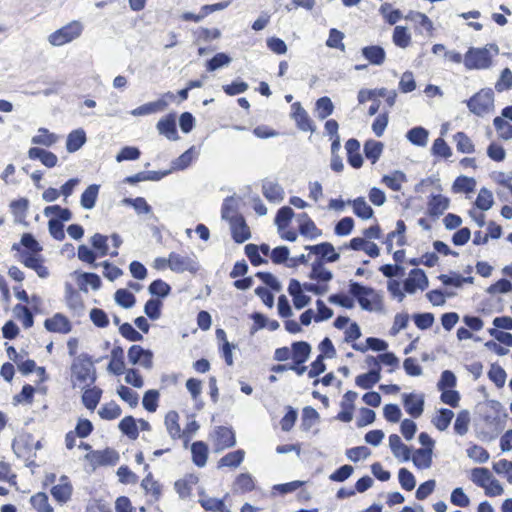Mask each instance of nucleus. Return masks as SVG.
<instances>
[{
  "instance_id": "1",
  "label": "nucleus",
  "mask_w": 512,
  "mask_h": 512,
  "mask_svg": "<svg viewBox=\"0 0 512 512\" xmlns=\"http://www.w3.org/2000/svg\"><path fill=\"white\" fill-rule=\"evenodd\" d=\"M499 54V47L490 43L484 47H470L464 55V66L468 70H486L492 67L493 57Z\"/></svg>"
},
{
  "instance_id": "2",
  "label": "nucleus",
  "mask_w": 512,
  "mask_h": 512,
  "mask_svg": "<svg viewBox=\"0 0 512 512\" xmlns=\"http://www.w3.org/2000/svg\"><path fill=\"white\" fill-rule=\"evenodd\" d=\"M349 293L357 299L360 307L366 311L379 310L382 306L381 295L373 288L350 281Z\"/></svg>"
},
{
  "instance_id": "3",
  "label": "nucleus",
  "mask_w": 512,
  "mask_h": 512,
  "mask_svg": "<svg viewBox=\"0 0 512 512\" xmlns=\"http://www.w3.org/2000/svg\"><path fill=\"white\" fill-rule=\"evenodd\" d=\"M73 381H77L84 389L92 385L96 380V371L93 362L88 354L79 355L71 366Z\"/></svg>"
},
{
  "instance_id": "4",
  "label": "nucleus",
  "mask_w": 512,
  "mask_h": 512,
  "mask_svg": "<svg viewBox=\"0 0 512 512\" xmlns=\"http://www.w3.org/2000/svg\"><path fill=\"white\" fill-rule=\"evenodd\" d=\"M83 24L74 20L48 36V42L52 46H62L79 38L83 32Z\"/></svg>"
},
{
  "instance_id": "5",
  "label": "nucleus",
  "mask_w": 512,
  "mask_h": 512,
  "mask_svg": "<svg viewBox=\"0 0 512 512\" xmlns=\"http://www.w3.org/2000/svg\"><path fill=\"white\" fill-rule=\"evenodd\" d=\"M467 106L471 113L480 117L492 111L494 108V93L492 89H481L467 100Z\"/></svg>"
},
{
  "instance_id": "6",
  "label": "nucleus",
  "mask_w": 512,
  "mask_h": 512,
  "mask_svg": "<svg viewBox=\"0 0 512 512\" xmlns=\"http://www.w3.org/2000/svg\"><path fill=\"white\" fill-rule=\"evenodd\" d=\"M169 268L177 273L191 272L195 273L198 270V264L194 257L188 255H181L171 252L168 257Z\"/></svg>"
},
{
  "instance_id": "7",
  "label": "nucleus",
  "mask_w": 512,
  "mask_h": 512,
  "mask_svg": "<svg viewBox=\"0 0 512 512\" xmlns=\"http://www.w3.org/2000/svg\"><path fill=\"white\" fill-rule=\"evenodd\" d=\"M128 361L132 365H141L145 369L153 366V353L140 345H132L128 350Z\"/></svg>"
},
{
  "instance_id": "8",
  "label": "nucleus",
  "mask_w": 512,
  "mask_h": 512,
  "mask_svg": "<svg viewBox=\"0 0 512 512\" xmlns=\"http://www.w3.org/2000/svg\"><path fill=\"white\" fill-rule=\"evenodd\" d=\"M292 108V118L296 123V126L301 131H310L315 132L316 127L309 117L307 111L302 107L300 102H295L291 106Z\"/></svg>"
},
{
  "instance_id": "9",
  "label": "nucleus",
  "mask_w": 512,
  "mask_h": 512,
  "mask_svg": "<svg viewBox=\"0 0 512 512\" xmlns=\"http://www.w3.org/2000/svg\"><path fill=\"white\" fill-rule=\"evenodd\" d=\"M428 278L422 269L415 268L410 271L409 277L404 281V290L413 294L417 288L425 290L428 287Z\"/></svg>"
},
{
  "instance_id": "10",
  "label": "nucleus",
  "mask_w": 512,
  "mask_h": 512,
  "mask_svg": "<svg viewBox=\"0 0 512 512\" xmlns=\"http://www.w3.org/2000/svg\"><path fill=\"white\" fill-rule=\"evenodd\" d=\"M12 449L17 457L23 458L25 461L35 456V453L32 454L33 438L31 435H21L15 438Z\"/></svg>"
},
{
  "instance_id": "11",
  "label": "nucleus",
  "mask_w": 512,
  "mask_h": 512,
  "mask_svg": "<svg viewBox=\"0 0 512 512\" xmlns=\"http://www.w3.org/2000/svg\"><path fill=\"white\" fill-rule=\"evenodd\" d=\"M403 405L406 412L413 418H418L424 410V395H416L414 393L403 394Z\"/></svg>"
},
{
  "instance_id": "12",
  "label": "nucleus",
  "mask_w": 512,
  "mask_h": 512,
  "mask_svg": "<svg viewBox=\"0 0 512 512\" xmlns=\"http://www.w3.org/2000/svg\"><path fill=\"white\" fill-rule=\"evenodd\" d=\"M165 97H167L169 99H173L174 94L171 92H167L166 94H164L162 99L143 104V105L135 108L134 110H132L131 114L133 116H144V115H149V114H153L156 112L164 111L168 105V103L164 99Z\"/></svg>"
},
{
  "instance_id": "13",
  "label": "nucleus",
  "mask_w": 512,
  "mask_h": 512,
  "mask_svg": "<svg viewBox=\"0 0 512 512\" xmlns=\"http://www.w3.org/2000/svg\"><path fill=\"white\" fill-rule=\"evenodd\" d=\"M232 237L236 243H243L251 237L249 227L242 215H235L230 219Z\"/></svg>"
},
{
  "instance_id": "14",
  "label": "nucleus",
  "mask_w": 512,
  "mask_h": 512,
  "mask_svg": "<svg viewBox=\"0 0 512 512\" xmlns=\"http://www.w3.org/2000/svg\"><path fill=\"white\" fill-rule=\"evenodd\" d=\"M93 464L99 466L115 465L119 461V454L111 448L96 450L86 456Z\"/></svg>"
},
{
  "instance_id": "15",
  "label": "nucleus",
  "mask_w": 512,
  "mask_h": 512,
  "mask_svg": "<svg viewBox=\"0 0 512 512\" xmlns=\"http://www.w3.org/2000/svg\"><path fill=\"white\" fill-rule=\"evenodd\" d=\"M21 262L30 269H33L40 278H47L49 271L43 265V259L39 254H29L28 252L21 253Z\"/></svg>"
},
{
  "instance_id": "16",
  "label": "nucleus",
  "mask_w": 512,
  "mask_h": 512,
  "mask_svg": "<svg viewBox=\"0 0 512 512\" xmlns=\"http://www.w3.org/2000/svg\"><path fill=\"white\" fill-rule=\"evenodd\" d=\"M236 444L235 434L231 428L218 426L215 430L216 450H224Z\"/></svg>"
},
{
  "instance_id": "17",
  "label": "nucleus",
  "mask_w": 512,
  "mask_h": 512,
  "mask_svg": "<svg viewBox=\"0 0 512 512\" xmlns=\"http://www.w3.org/2000/svg\"><path fill=\"white\" fill-rule=\"evenodd\" d=\"M44 326L49 332L62 334H67L72 329L68 318L61 313H56L52 318L46 319Z\"/></svg>"
},
{
  "instance_id": "18",
  "label": "nucleus",
  "mask_w": 512,
  "mask_h": 512,
  "mask_svg": "<svg viewBox=\"0 0 512 512\" xmlns=\"http://www.w3.org/2000/svg\"><path fill=\"white\" fill-rule=\"evenodd\" d=\"M262 193L264 197L274 203H279L284 199V189L275 181L264 180L262 184Z\"/></svg>"
},
{
  "instance_id": "19",
  "label": "nucleus",
  "mask_w": 512,
  "mask_h": 512,
  "mask_svg": "<svg viewBox=\"0 0 512 512\" xmlns=\"http://www.w3.org/2000/svg\"><path fill=\"white\" fill-rule=\"evenodd\" d=\"M28 157L31 160H40L48 168L55 167L58 162V158L54 153L38 147L30 148L28 150Z\"/></svg>"
},
{
  "instance_id": "20",
  "label": "nucleus",
  "mask_w": 512,
  "mask_h": 512,
  "mask_svg": "<svg viewBox=\"0 0 512 512\" xmlns=\"http://www.w3.org/2000/svg\"><path fill=\"white\" fill-rule=\"evenodd\" d=\"M157 129L160 134L166 136L169 140L175 141L179 138L176 129L175 116L173 114L160 119L157 123Z\"/></svg>"
},
{
  "instance_id": "21",
  "label": "nucleus",
  "mask_w": 512,
  "mask_h": 512,
  "mask_svg": "<svg viewBox=\"0 0 512 512\" xmlns=\"http://www.w3.org/2000/svg\"><path fill=\"white\" fill-rule=\"evenodd\" d=\"M59 484L51 489V494L60 503H66L72 495V485L68 482L67 476H62Z\"/></svg>"
},
{
  "instance_id": "22",
  "label": "nucleus",
  "mask_w": 512,
  "mask_h": 512,
  "mask_svg": "<svg viewBox=\"0 0 512 512\" xmlns=\"http://www.w3.org/2000/svg\"><path fill=\"white\" fill-rule=\"evenodd\" d=\"M292 360L296 364H304L311 354V345L306 341L293 342L291 345Z\"/></svg>"
},
{
  "instance_id": "23",
  "label": "nucleus",
  "mask_w": 512,
  "mask_h": 512,
  "mask_svg": "<svg viewBox=\"0 0 512 512\" xmlns=\"http://www.w3.org/2000/svg\"><path fill=\"white\" fill-rule=\"evenodd\" d=\"M449 198L443 195H432L428 202V213L432 217L441 216L449 207Z\"/></svg>"
},
{
  "instance_id": "24",
  "label": "nucleus",
  "mask_w": 512,
  "mask_h": 512,
  "mask_svg": "<svg viewBox=\"0 0 512 512\" xmlns=\"http://www.w3.org/2000/svg\"><path fill=\"white\" fill-rule=\"evenodd\" d=\"M108 371L115 375H121L125 372L124 351L122 347L114 346L112 349Z\"/></svg>"
},
{
  "instance_id": "25",
  "label": "nucleus",
  "mask_w": 512,
  "mask_h": 512,
  "mask_svg": "<svg viewBox=\"0 0 512 512\" xmlns=\"http://www.w3.org/2000/svg\"><path fill=\"white\" fill-rule=\"evenodd\" d=\"M197 156L198 151L196 150V147L191 146L188 150H186L171 162V172L186 169Z\"/></svg>"
},
{
  "instance_id": "26",
  "label": "nucleus",
  "mask_w": 512,
  "mask_h": 512,
  "mask_svg": "<svg viewBox=\"0 0 512 512\" xmlns=\"http://www.w3.org/2000/svg\"><path fill=\"white\" fill-rule=\"evenodd\" d=\"M389 446L396 458L402 457L403 461H408L410 459V448L402 443L400 437L397 434H391L389 436Z\"/></svg>"
},
{
  "instance_id": "27",
  "label": "nucleus",
  "mask_w": 512,
  "mask_h": 512,
  "mask_svg": "<svg viewBox=\"0 0 512 512\" xmlns=\"http://www.w3.org/2000/svg\"><path fill=\"white\" fill-rule=\"evenodd\" d=\"M380 370L381 367H378V369H371L367 373L358 375L355 379L356 385L366 390L372 388L376 383L380 381Z\"/></svg>"
},
{
  "instance_id": "28",
  "label": "nucleus",
  "mask_w": 512,
  "mask_h": 512,
  "mask_svg": "<svg viewBox=\"0 0 512 512\" xmlns=\"http://www.w3.org/2000/svg\"><path fill=\"white\" fill-rule=\"evenodd\" d=\"M86 142V133L83 129H77L68 134L66 149L70 153L78 151Z\"/></svg>"
},
{
  "instance_id": "29",
  "label": "nucleus",
  "mask_w": 512,
  "mask_h": 512,
  "mask_svg": "<svg viewBox=\"0 0 512 512\" xmlns=\"http://www.w3.org/2000/svg\"><path fill=\"white\" fill-rule=\"evenodd\" d=\"M362 55L372 65H381L385 60V51L381 46L372 45L362 48Z\"/></svg>"
},
{
  "instance_id": "30",
  "label": "nucleus",
  "mask_w": 512,
  "mask_h": 512,
  "mask_svg": "<svg viewBox=\"0 0 512 512\" xmlns=\"http://www.w3.org/2000/svg\"><path fill=\"white\" fill-rule=\"evenodd\" d=\"M309 278L312 280L328 282L332 280L333 274L324 267L322 259H316L311 265Z\"/></svg>"
},
{
  "instance_id": "31",
  "label": "nucleus",
  "mask_w": 512,
  "mask_h": 512,
  "mask_svg": "<svg viewBox=\"0 0 512 512\" xmlns=\"http://www.w3.org/2000/svg\"><path fill=\"white\" fill-rule=\"evenodd\" d=\"M432 448H419L412 457L414 465L420 469L430 468L432 465Z\"/></svg>"
},
{
  "instance_id": "32",
  "label": "nucleus",
  "mask_w": 512,
  "mask_h": 512,
  "mask_svg": "<svg viewBox=\"0 0 512 512\" xmlns=\"http://www.w3.org/2000/svg\"><path fill=\"white\" fill-rule=\"evenodd\" d=\"M192 459L196 466L203 467L207 462L208 447L202 441H196L191 446Z\"/></svg>"
},
{
  "instance_id": "33",
  "label": "nucleus",
  "mask_w": 512,
  "mask_h": 512,
  "mask_svg": "<svg viewBox=\"0 0 512 512\" xmlns=\"http://www.w3.org/2000/svg\"><path fill=\"white\" fill-rule=\"evenodd\" d=\"M179 415L176 411H169L165 416V425L168 434L172 439H179L182 437L180 425L178 423Z\"/></svg>"
},
{
  "instance_id": "34",
  "label": "nucleus",
  "mask_w": 512,
  "mask_h": 512,
  "mask_svg": "<svg viewBox=\"0 0 512 512\" xmlns=\"http://www.w3.org/2000/svg\"><path fill=\"white\" fill-rule=\"evenodd\" d=\"M100 186L97 184L89 185L82 193L80 203L84 209H92L97 201Z\"/></svg>"
},
{
  "instance_id": "35",
  "label": "nucleus",
  "mask_w": 512,
  "mask_h": 512,
  "mask_svg": "<svg viewBox=\"0 0 512 512\" xmlns=\"http://www.w3.org/2000/svg\"><path fill=\"white\" fill-rule=\"evenodd\" d=\"M65 301L67 306L72 310H82L83 302L81 295L77 292L70 283L65 284Z\"/></svg>"
},
{
  "instance_id": "36",
  "label": "nucleus",
  "mask_w": 512,
  "mask_h": 512,
  "mask_svg": "<svg viewBox=\"0 0 512 512\" xmlns=\"http://www.w3.org/2000/svg\"><path fill=\"white\" fill-rule=\"evenodd\" d=\"M428 135L429 133L425 128L418 126L410 129L406 134V138L413 145L425 147L428 142Z\"/></svg>"
},
{
  "instance_id": "37",
  "label": "nucleus",
  "mask_w": 512,
  "mask_h": 512,
  "mask_svg": "<svg viewBox=\"0 0 512 512\" xmlns=\"http://www.w3.org/2000/svg\"><path fill=\"white\" fill-rule=\"evenodd\" d=\"M405 231H406V225H405L404 221L398 220L396 222V230L388 233L386 241H385L388 252H390L393 248L392 241H393L394 236H398L397 244L399 246H403L405 244V242H406L405 235H404Z\"/></svg>"
},
{
  "instance_id": "38",
  "label": "nucleus",
  "mask_w": 512,
  "mask_h": 512,
  "mask_svg": "<svg viewBox=\"0 0 512 512\" xmlns=\"http://www.w3.org/2000/svg\"><path fill=\"white\" fill-rule=\"evenodd\" d=\"M348 203L352 204L353 211L359 218L370 219L373 216V209L367 204L364 197H358L353 201L349 200Z\"/></svg>"
},
{
  "instance_id": "39",
  "label": "nucleus",
  "mask_w": 512,
  "mask_h": 512,
  "mask_svg": "<svg viewBox=\"0 0 512 512\" xmlns=\"http://www.w3.org/2000/svg\"><path fill=\"white\" fill-rule=\"evenodd\" d=\"M384 145L382 142L375 140H368L364 144V154L367 159L371 160L374 164L380 158L383 152Z\"/></svg>"
},
{
  "instance_id": "40",
  "label": "nucleus",
  "mask_w": 512,
  "mask_h": 512,
  "mask_svg": "<svg viewBox=\"0 0 512 512\" xmlns=\"http://www.w3.org/2000/svg\"><path fill=\"white\" fill-rule=\"evenodd\" d=\"M244 455H245V452L241 449L233 451V452H229L228 454H226L219 460L218 467L219 468H221V467L236 468L242 463V461L244 459Z\"/></svg>"
},
{
  "instance_id": "41",
  "label": "nucleus",
  "mask_w": 512,
  "mask_h": 512,
  "mask_svg": "<svg viewBox=\"0 0 512 512\" xmlns=\"http://www.w3.org/2000/svg\"><path fill=\"white\" fill-rule=\"evenodd\" d=\"M120 431L129 437L131 440H136L139 436V431L136 425V420L132 416L124 417L119 425Z\"/></svg>"
},
{
  "instance_id": "42",
  "label": "nucleus",
  "mask_w": 512,
  "mask_h": 512,
  "mask_svg": "<svg viewBox=\"0 0 512 512\" xmlns=\"http://www.w3.org/2000/svg\"><path fill=\"white\" fill-rule=\"evenodd\" d=\"M141 486L147 494L152 496L154 501L159 500L162 488L159 482L153 479L151 473H148V475L142 480Z\"/></svg>"
},
{
  "instance_id": "43",
  "label": "nucleus",
  "mask_w": 512,
  "mask_h": 512,
  "mask_svg": "<svg viewBox=\"0 0 512 512\" xmlns=\"http://www.w3.org/2000/svg\"><path fill=\"white\" fill-rule=\"evenodd\" d=\"M101 395L102 390L97 387L86 389L82 395V402L87 409L94 410L101 399Z\"/></svg>"
},
{
  "instance_id": "44",
  "label": "nucleus",
  "mask_w": 512,
  "mask_h": 512,
  "mask_svg": "<svg viewBox=\"0 0 512 512\" xmlns=\"http://www.w3.org/2000/svg\"><path fill=\"white\" fill-rule=\"evenodd\" d=\"M58 141V136L50 133L46 128H39L37 135L33 136L31 142L36 145L50 147Z\"/></svg>"
},
{
  "instance_id": "45",
  "label": "nucleus",
  "mask_w": 512,
  "mask_h": 512,
  "mask_svg": "<svg viewBox=\"0 0 512 512\" xmlns=\"http://www.w3.org/2000/svg\"><path fill=\"white\" fill-rule=\"evenodd\" d=\"M315 107H316L317 117L320 120L326 119L334 111V104H333L332 100L327 96H323V97L319 98L315 103Z\"/></svg>"
},
{
  "instance_id": "46",
  "label": "nucleus",
  "mask_w": 512,
  "mask_h": 512,
  "mask_svg": "<svg viewBox=\"0 0 512 512\" xmlns=\"http://www.w3.org/2000/svg\"><path fill=\"white\" fill-rule=\"evenodd\" d=\"M475 186L476 182L473 178L459 176L454 181L452 190L455 193H470L475 189Z\"/></svg>"
},
{
  "instance_id": "47",
  "label": "nucleus",
  "mask_w": 512,
  "mask_h": 512,
  "mask_svg": "<svg viewBox=\"0 0 512 512\" xmlns=\"http://www.w3.org/2000/svg\"><path fill=\"white\" fill-rule=\"evenodd\" d=\"M406 176L401 171H394L391 175H384L382 182L393 191H400Z\"/></svg>"
},
{
  "instance_id": "48",
  "label": "nucleus",
  "mask_w": 512,
  "mask_h": 512,
  "mask_svg": "<svg viewBox=\"0 0 512 512\" xmlns=\"http://www.w3.org/2000/svg\"><path fill=\"white\" fill-rule=\"evenodd\" d=\"M393 42L400 48H407L411 43V35L404 26H396L393 32Z\"/></svg>"
},
{
  "instance_id": "49",
  "label": "nucleus",
  "mask_w": 512,
  "mask_h": 512,
  "mask_svg": "<svg viewBox=\"0 0 512 512\" xmlns=\"http://www.w3.org/2000/svg\"><path fill=\"white\" fill-rule=\"evenodd\" d=\"M233 489L235 492H250L254 489V481L248 473H241L235 480Z\"/></svg>"
},
{
  "instance_id": "50",
  "label": "nucleus",
  "mask_w": 512,
  "mask_h": 512,
  "mask_svg": "<svg viewBox=\"0 0 512 512\" xmlns=\"http://www.w3.org/2000/svg\"><path fill=\"white\" fill-rule=\"evenodd\" d=\"M199 503L207 511L230 512L223 500L217 498L203 497L199 499Z\"/></svg>"
},
{
  "instance_id": "51",
  "label": "nucleus",
  "mask_w": 512,
  "mask_h": 512,
  "mask_svg": "<svg viewBox=\"0 0 512 512\" xmlns=\"http://www.w3.org/2000/svg\"><path fill=\"white\" fill-rule=\"evenodd\" d=\"M453 417H454L453 411L446 409V408H442L439 411V415L436 416L432 420V422L438 430L444 431L449 427Z\"/></svg>"
},
{
  "instance_id": "52",
  "label": "nucleus",
  "mask_w": 512,
  "mask_h": 512,
  "mask_svg": "<svg viewBox=\"0 0 512 512\" xmlns=\"http://www.w3.org/2000/svg\"><path fill=\"white\" fill-rule=\"evenodd\" d=\"M492 475L487 468L477 467L471 471V480L476 485L484 488L487 483L491 480Z\"/></svg>"
},
{
  "instance_id": "53",
  "label": "nucleus",
  "mask_w": 512,
  "mask_h": 512,
  "mask_svg": "<svg viewBox=\"0 0 512 512\" xmlns=\"http://www.w3.org/2000/svg\"><path fill=\"white\" fill-rule=\"evenodd\" d=\"M457 150L461 153H473L475 151L474 144L464 132H457L454 135Z\"/></svg>"
},
{
  "instance_id": "54",
  "label": "nucleus",
  "mask_w": 512,
  "mask_h": 512,
  "mask_svg": "<svg viewBox=\"0 0 512 512\" xmlns=\"http://www.w3.org/2000/svg\"><path fill=\"white\" fill-rule=\"evenodd\" d=\"M28 206L29 201L26 198H20L10 203V208L16 217V221L22 222L25 219Z\"/></svg>"
},
{
  "instance_id": "55",
  "label": "nucleus",
  "mask_w": 512,
  "mask_h": 512,
  "mask_svg": "<svg viewBox=\"0 0 512 512\" xmlns=\"http://www.w3.org/2000/svg\"><path fill=\"white\" fill-rule=\"evenodd\" d=\"M488 377L497 388H502L505 385L507 374L501 366L492 364L488 372Z\"/></svg>"
},
{
  "instance_id": "56",
  "label": "nucleus",
  "mask_w": 512,
  "mask_h": 512,
  "mask_svg": "<svg viewBox=\"0 0 512 512\" xmlns=\"http://www.w3.org/2000/svg\"><path fill=\"white\" fill-rule=\"evenodd\" d=\"M45 216L56 215L60 222L69 221L72 219V212L68 208H62L59 205H52L45 207L43 211Z\"/></svg>"
},
{
  "instance_id": "57",
  "label": "nucleus",
  "mask_w": 512,
  "mask_h": 512,
  "mask_svg": "<svg viewBox=\"0 0 512 512\" xmlns=\"http://www.w3.org/2000/svg\"><path fill=\"white\" fill-rule=\"evenodd\" d=\"M121 408L115 402H110L101 407L98 411L99 416L105 420H113L121 415Z\"/></svg>"
},
{
  "instance_id": "58",
  "label": "nucleus",
  "mask_w": 512,
  "mask_h": 512,
  "mask_svg": "<svg viewBox=\"0 0 512 512\" xmlns=\"http://www.w3.org/2000/svg\"><path fill=\"white\" fill-rule=\"evenodd\" d=\"M470 423V415L467 410H462L458 413L455 423L454 430L458 435H465L468 432Z\"/></svg>"
},
{
  "instance_id": "59",
  "label": "nucleus",
  "mask_w": 512,
  "mask_h": 512,
  "mask_svg": "<svg viewBox=\"0 0 512 512\" xmlns=\"http://www.w3.org/2000/svg\"><path fill=\"white\" fill-rule=\"evenodd\" d=\"M31 504L38 512H53V507L48 502V496L45 493H37L31 497Z\"/></svg>"
},
{
  "instance_id": "60",
  "label": "nucleus",
  "mask_w": 512,
  "mask_h": 512,
  "mask_svg": "<svg viewBox=\"0 0 512 512\" xmlns=\"http://www.w3.org/2000/svg\"><path fill=\"white\" fill-rule=\"evenodd\" d=\"M293 216L294 211L292 208L288 206L281 207L275 217V223L278 229L281 230L287 227Z\"/></svg>"
},
{
  "instance_id": "61",
  "label": "nucleus",
  "mask_w": 512,
  "mask_h": 512,
  "mask_svg": "<svg viewBox=\"0 0 512 512\" xmlns=\"http://www.w3.org/2000/svg\"><path fill=\"white\" fill-rule=\"evenodd\" d=\"M493 195L491 191L486 188H482L476 198L475 205L483 211L489 210L493 205Z\"/></svg>"
},
{
  "instance_id": "62",
  "label": "nucleus",
  "mask_w": 512,
  "mask_h": 512,
  "mask_svg": "<svg viewBox=\"0 0 512 512\" xmlns=\"http://www.w3.org/2000/svg\"><path fill=\"white\" fill-rule=\"evenodd\" d=\"M115 301L118 305L123 308H131L134 306L136 298L135 296L126 289H118L115 292Z\"/></svg>"
},
{
  "instance_id": "63",
  "label": "nucleus",
  "mask_w": 512,
  "mask_h": 512,
  "mask_svg": "<svg viewBox=\"0 0 512 512\" xmlns=\"http://www.w3.org/2000/svg\"><path fill=\"white\" fill-rule=\"evenodd\" d=\"M493 124L499 134L504 140L512 139V125L504 120L502 117H496Z\"/></svg>"
},
{
  "instance_id": "64",
  "label": "nucleus",
  "mask_w": 512,
  "mask_h": 512,
  "mask_svg": "<svg viewBox=\"0 0 512 512\" xmlns=\"http://www.w3.org/2000/svg\"><path fill=\"white\" fill-rule=\"evenodd\" d=\"M495 89L498 92L512 89V72L509 68L501 71L500 77L495 83Z\"/></svg>"
}]
</instances>
